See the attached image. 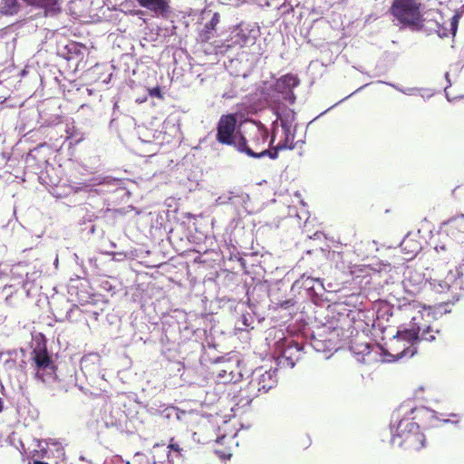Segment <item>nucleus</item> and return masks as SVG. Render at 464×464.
Returning a JSON list of instances; mask_svg holds the SVG:
<instances>
[{"instance_id": "4", "label": "nucleus", "mask_w": 464, "mask_h": 464, "mask_svg": "<svg viewBox=\"0 0 464 464\" xmlns=\"http://www.w3.org/2000/svg\"><path fill=\"white\" fill-rule=\"evenodd\" d=\"M423 326H425L423 314L421 312H418L414 316H412L409 327H405L396 332L393 335L396 341L406 342L409 343V346L393 355L394 357L397 359L403 357L411 358L417 353V349L414 344L420 342V334Z\"/></svg>"}, {"instance_id": "16", "label": "nucleus", "mask_w": 464, "mask_h": 464, "mask_svg": "<svg viewBox=\"0 0 464 464\" xmlns=\"http://www.w3.org/2000/svg\"><path fill=\"white\" fill-rule=\"evenodd\" d=\"M302 349L297 343L294 345H288L283 352V357L287 361V364L294 367L301 359Z\"/></svg>"}, {"instance_id": "26", "label": "nucleus", "mask_w": 464, "mask_h": 464, "mask_svg": "<svg viewBox=\"0 0 464 464\" xmlns=\"http://www.w3.org/2000/svg\"><path fill=\"white\" fill-rule=\"evenodd\" d=\"M407 244H408V241H407V240H403L401 245H402L404 247H406V245H407Z\"/></svg>"}, {"instance_id": "20", "label": "nucleus", "mask_w": 464, "mask_h": 464, "mask_svg": "<svg viewBox=\"0 0 464 464\" xmlns=\"http://www.w3.org/2000/svg\"><path fill=\"white\" fill-rule=\"evenodd\" d=\"M219 14L218 13H215L210 20V22L207 24H205V29L207 30H209V29H215L217 24L219 23Z\"/></svg>"}, {"instance_id": "21", "label": "nucleus", "mask_w": 464, "mask_h": 464, "mask_svg": "<svg viewBox=\"0 0 464 464\" xmlns=\"http://www.w3.org/2000/svg\"><path fill=\"white\" fill-rule=\"evenodd\" d=\"M407 273H408V276H406L405 281L411 283V277H412L411 275L413 272H412V270L409 269Z\"/></svg>"}, {"instance_id": "22", "label": "nucleus", "mask_w": 464, "mask_h": 464, "mask_svg": "<svg viewBox=\"0 0 464 464\" xmlns=\"http://www.w3.org/2000/svg\"><path fill=\"white\" fill-rule=\"evenodd\" d=\"M169 411L174 412V409L173 408L171 410L166 409L165 411H163V413H166V417L167 418H169L170 416V412Z\"/></svg>"}, {"instance_id": "3", "label": "nucleus", "mask_w": 464, "mask_h": 464, "mask_svg": "<svg viewBox=\"0 0 464 464\" xmlns=\"http://www.w3.org/2000/svg\"><path fill=\"white\" fill-rule=\"evenodd\" d=\"M420 7L417 0H393L390 13L403 27L419 31L424 22Z\"/></svg>"}, {"instance_id": "23", "label": "nucleus", "mask_w": 464, "mask_h": 464, "mask_svg": "<svg viewBox=\"0 0 464 464\" xmlns=\"http://www.w3.org/2000/svg\"><path fill=\"white\" fill-rule=\"evenodd\" d=\"M3 410H4V402H3L2 398H0V412H2Z\"/></svg>"}, {"instance_id": "9", "label": "nucleus", "mask_w": 464, "mask_h": 464, "mask_svg": "<svg viewBox=\"0 0 464 464\" xmlns=\"http://www.w3.org/2000/svg\"><path fill=\"white\" fill-rule=\"evenodd\" d=\"M259 395L247 383L240 388L232 397V411L235 412L245 411L252 401Z\"/></svg>"}, {"instance_id": "6", "label": "nucleus", "mask_w": 464, "mask_h": 464, "mask_svg": "<svg viewBox=\"0 0 464 464\" xmlns=\"http://www.w3.org/2000/svg\"><path fill=\"white\" fill-rule=\"evenodd\" d=\"M278 137L279 140L276 146L272 147V152H276L277 155L279 150L295 148V135L292 131L291 124L286 120L280 119V129L274 126L270 146L273 145Z\"/></svg>"}, {"instance_id": "19", "label": "nucleus", "mask_w": 464, "mask_h": 464, "mask_svg": "<svg viewBox=\"0 0 464 464\" xmlns=\"http://www.w3.org/2000/svg\"><path fill=\"white\" fill-rule=\"evenodd\" d=\"M149 94L150 97H156L160 100L164 99V95L159 86L149 89Z\"/></svg>"}, {"instance_id": "24", "label": "nucleus", "mask_w": 464, "mask_h": 464, "mask_svg": "<svg viewBox=\"0 0 464 464\" xmlns=\"http://www.w3.org/2000/svg\"><path fill=\"white\" fill-rule=\"evenodd\" d=\"M418 277H419V281L417 282V285L422 284L423 283V278L420 275L418 276Z\"/></svg>"}, {"instance_id": "27", "label": "nucleus", "mask_w": 464, "mask_h": 464, "mask_svg": "<svg viewBox=\"0 0 464 464\" xmlns=\"http://www.w3.org/2000/svg\"><path fill=\"white\" fill-rule=\"evenodd\" d=\"M126 464H130V462H127Z\"/></svg>"}, {"instance_id": "18", "label": "nucleus", "mask_w": 464, "mask_h": 464, "mask_svg": "<svg viewBox=\"0 0 464 464\" xmlns=\"http://www.w3.org/2000/svg\"><path fill=\"white\" fill-rule=\"evenodd\" d=\"M439 334L440 331L438 329H434L425 322V326H423L420 334V341L432 342Z\"/></svg>"}, {"instance_id": "13", "label": "nucleus", "mask_w": 464, "mask_h": 464, "mask_svg": "<svg viewBox=\"0 0 464 464\" xmlns=\"http://www.w3.org/2000/svg\"><path fill=\"white\" fill-rule=\"evenodd\" d=\"M350 349L355 355H362V358L357 359L358 361L370 362L372 360L371 354L372 351L379 349V347L366 342H359L355 340L352 342Z\"/></svg>"}, {"instance_id": "11", "label": "nucleus", "mask_w": 464, "mask_h": 464, "mask_svg": "<svg viewBox=\"0 0 464 464\" xmlns=\"http://www.w3.org/2000/svg\"><path fill=\"white\" fill-rule=\"evenodd\" d=\"M276 380L275 375L270 372H264L257 376L252 377L247 382L254 391L258 394L266 393L276 385Z\"/></svg>"}, {"instance_id": "5", "label": "nucleus", "mask_w": 464, "mask_h": 464, "mask_svg": "<svg viewBox=\"0 0 464 464\" xmlns=\"http://www.w3.org/2000/svg\"><path fill=\"white\" fill-rule=\"evenodd\" d=\"M210 366H208L209 378L219 383H229L239 381L241 372L238 361L230 358L218 357L213 359L208 357Z\"/></svg>"}, {"instance_id": "7", "label": "nucleus", "mask_w": 464, "mask_h": 464, "mask_svg": "<svg viewBox=\"0 0 464 464\" xmlns=\"http://www.w3.org/2000/svg\"><path fill=\"white\" fill-rule=\"evenodd\" d=\"M224 426H227V421H223ZM225 431V427H218V434L214 440H209L208 443L211 444L214 453L221 459H228L232 456V450L234 445L237 443L235 441L236 433L230 432L229 434L222 432Z\"/></svg>"}, {"instance_id": "8", "label": "nucleus", "mask_w": 464, "mask_h": 464, "mask_svg": "<svg viewBox=\"0 0 464 464\" xmlns=\"http://www.w3.org/2000/svg\"><path fill=\"white\" fill-rule=\"evenodd\" d=\"M237 119L234 114L223 115L218 124L217 140L226 145L237 146L239 135L235 134Z\"/></svg>"}, {"instance_id": "12", "label": "nucleus", "mask_w": 464, "mask_h": 464, "mask_svg": "<svg viewBox=\"0 0 464 464\" xmlns=\"http://www.w3.org/2000/svg\"><path fill=\"white\" fill-rule=\"evenodd\" d=\"M143 7L157 16L167 17L170 13V0H136Z\"/></svg>"}, {"instance_id": "1", "label": "nucleus", "mask_w": 464, "mask_h": 464, "mask_svg": "<svg viewBox=\"0 0 464 464\" xmlns=\"http://www.w3.org/2000/svg\"><path fill=\"white\" fill-rule=\"evenodd\" d=\"M392 443L409 453H413L426 446V439L418 423L409 418H403L392 433Z\"/></svg>"}, {"instance_id": "17", "label": "nucleus", "mask_w": 464, "mask_h": 464, "mask_svg": "<svg viewBox=\"0 0 464 464\" xmlns=\"http://www.w3.org/2000/svg\"><path fill=\"white\" fill-rule=\"evenodd\" d=\"M21 9V4L18 0H0V14L14 15Z\"/></svg>"}, {"instance_id": "25", "label": "nucleus", "mask_w": 464, "mask_h": 464, "mask_svg": "<svg viewBox=\"0 0 464 464\" xmlns=\"http://www.w3.org/2000/svg\"><path fill=\"white\" fill-rule=\"evenodd\" d=\"M34 464H48L47 462L40 461V460H34Z\"/></svg>"}, {"instance_id": "14", "label": "nucleus", "mask_w": 464, "mask_h": 464, "mask_svg": "<svg viewBox=\"0 0 464 464\" xmlns=\"http://www.w3.org/2000/svg\"><path fill=\"white\" fill-rule=\"evenodd\" d=\"M300 84V80L297 75L293 73H286L280 77L276 83V89L281 93L292 92V90Z\"/></svg>"}, {"instance_id": "15", "label": "nucleus", "mask_w": 464, "mask_h": 464, "mask_svg": "<svg viewBox=\"0 0 464 464\" xmlns=\"http://www.w3.org/2000/svg\"><path fill=\"white\" fill-rule=\"evenodd\" d=\"M34 361L37 370H45L48 368L53 369V360L48 354L46 349L34 350Z\"/></svg>"}, {"instance_id": "2", "label": "nucleus", "mask_w": 464, "mask_h": 464, "mask_svg": "<svg viewBox=\"0 0 464 464\" xmlns=\"http://www.w3.org/2000/svg\"><path fill=\"white\" fill-rule=\"evenodd\" d=\"M268 135V130L264 125L252 127L246 131V135L239 134L236 149L239 152L246 153L253 158L268 156L270 159H276V152H272V149L265 148Z\"/></svg>"}, {"instance_id": "10", "label": "nucleus", "mask_w": 464, "mask_h": 464, "mask_svg": "<svg viewBox=\"0 0 464 464\" xmlns=\"http://www.w3.org/2000/svg\"><path fill=\"white\" fill-rule=\"evenodd\" d=\"M160 447V444H155L153 446L154 450H156ZM183 461V449L180 445L175 441L174 438L169 440V443L168 445V452L166 456V459H161L160 457H157L156 451L153 452V462L154 464H181Z\"/></svg>"}]
</instances>
